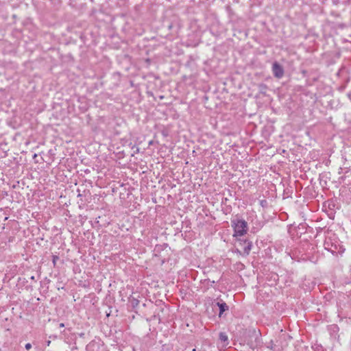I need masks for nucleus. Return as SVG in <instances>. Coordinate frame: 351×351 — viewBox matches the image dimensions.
Returning a JSON list of instances; mask_svg holds the SVG:
<instances>
[{
    "instance_id": "nucleus-1",
    "label": "nucleus",
    "mask_w": 351,
    "mask_h": 351,
    "mask_svg": "<svg viewBox=\"0 0 351 351\" xmlns=\"http://www.w3.org/2000/svg\"><path fill=\"white\" fill-rule=\"evenodd\" d=\"M234 229V237H241L247 232V223L244 219H234L231 221Z\"/></svg>"
},
{
    "instance_id": "nucleus-2",
    "label": "nucleus",
    "mask_w": 351,
    "mask_h": 351,
    "mask_svg": "<svg viewBox=\"0 0 351 351\" xmlns=\"http://www.w3.org/2000/svg\"><path fill=\"white\" fill-rule=\"evenodd\" d=\"M272 71L274 75L277 78H281L284 75V69L278 62H274L272 65Z\"/></svg>"
},
{
    "instance_id": "nucleus-3",
    "label": "nucleus",
    "mask_w": 351,
    "mask_h": 351,
    "mask_svg": "<svg viewBox=\"0 0 351 351\" xmlns=\"http://www.w3.org/2000/svg\"><path fill=\"white\" fill-rule=\"evenodd\" d=\"M219 340L223 343L222 346L225 347L228 344V337L224 332L219 333Z\"/></svg>"
},
{
    "instance_id": "nucleus-4",
    "label": "nucleus",
    "mask_w": 351,
    "mask_h": 351,
    "mask_svg": "<svg viewBox=\"0 0 351 351\" xmlns=\"http://www.w3.org/2000/svg\"><path fill=\"white\" fill-rule=\"evenodd\" d=\"M217 306L219 308V316H221L224 311L228 310V306L225 302H217Z\"/></svg>"
},
{
    "instance_id": "nucleus-5",
    "label": "nucleus",
    "mask_w": 351,
    "mask_h": 351,
    "mask_svg": "<svg viewBox=\"0 0 351 351\" xmlns=\"http://www.w3.org/2000/svg\"><path fill=\"white\" fill-rule=\"evenodd\" d=\"M252 244L250 243H247V245L244 247V252L246 254H248L251 250Z\"/></svg>"
},
{
    "instance_id": "nucleus-6",
    "label": "nucleus",
    "mask_w": 351,
    "mask_h": 351,
    "mask_svg": "<svg viewBox=\"0 0 351 351\" xmlns=\"http://www.w3.org/2000/svg\"><path fill=\"white\" fill-rule=\"evenodd\" d=\"M328 242H326L325 243V248L326 249H328L329 251H330L332 254H335L336 253V251L335 250H332L331 248H328Z\"/></svg>"
},
{
    "instance_id": "nucleus-7",
    "label": "nucleus",
    "mask_w": 351,
    "mask_h": 351,
    "mask_svg": "<svg viewBox=\"0 0 351 351\" xmlns=\"http://www.w3.org/2000/svg\"><path fill=\"white\" fill-rule=\"evenodd\" d=\"M25 348L26 350H29L32 348V344L29 343H27L25 344Z\"/></svg>"
},
{
    "instance_id": "nucleus-8",
    "label": "nucleus",
    "mask_w": 351,
    "mask_h": 351,
    "mask_svg": "<svg viewBox=\"0 0 351 351\" xmlns=\"http://www.w3.org/2000/svg\"><path fill=\"white\" fill-rule=\"evenodd\" d=\"M50 344H51V341L50 340H48V341H46V345L47 346H49Z\"/></svg>"
},
{
    "instance_id": "nucleus-9",
    "label": "nucleus",
    "mask_w": 351,
    "mask_h": 351,
    "mask_svg": "<svg viewBox=\"0 0 351 351\" xmlns=\"http://www.w3.org/2000/svg\"><path fill=\"white\" fill-rule=\"evenodd\" d=\"M60 327H64V324H62H62H60Z\"/></svg>"
},
{
    "instance_id": "nucleus-10",
    "label": "nucleus",
    "mask_w": 351,
    "mask_h": 351,
    "mask_svg": "<svg viewBox=\"0 0 351 351\" xmlns=\"http://www.w3.org/2000/svg\"><path fill=\"white\" fill-rule=\"evenodd\" d=\"M193 351H197V350H196L195 348H194V349L193 350Z\"/></svg>"
}]
</instances>
